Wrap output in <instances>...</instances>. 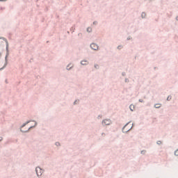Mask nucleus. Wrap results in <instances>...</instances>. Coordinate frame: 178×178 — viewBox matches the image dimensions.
<instances>
[{
	"label": "nucleus",
	"instance_id": "obj_1",
	"mask_svg": "<svg viewBox=\"0 0 178 178\" xmlns=\"http://www.w3.org/2000/svg\"><path fill=\"white\" fill-rule=\"evenodd\" d=\"M35 171L38 176H41L42 175V170H41V168H36Z\"/></svg>",
	"mask_w": 178,
	"mask_h": 178
},
{
	"label": "nucleus",
	"instance_id": "obj_2",
	"mask_svg": "<svg viewBox=\"0 0 178 178\" xmlns=\"http://www.w3.org/2000/svg\"><path fill=\"white\" fill-rule=\"evenodd\" d=\"M90 48H92V49H94V51H97L98 49V45L95 44V43H92L90 44Z\"/></svg>",
	"mask_w": 178,
	"mask_h": 178
},
{
	"label": "nucleus",
	"instance_id": "obj_3",
	"mask_svg": "<svg viewBox=\"0 0 178 178\" xmlns=\"http://www.w3.org/2000/svg\"><path fill=\"white\" fill-rule=\"evenodd\" d=\"M102 124H104L105 126H108V125L111 124V120H104L102 122Z\"/></svg>",
	"mask_w": 178,
	"mask_h": 178
},
{
	"label": "nucleus",
	"instance_id": "obj_4",
	"mask_svg": "<svg viewBox=\"0 0 178 178\" xmlns=\"http://www.w3.org/2000/svg\"><path fill=\"white\" fill-rule=\"evenodd\" d=\"M0 40H4V41H6V48L8 49V47H9V44H8V40L5 38H0Z\"/></svg>",
	"mask_w": 178,
	"mask_h": 178
},
{
	"label": "nucleus",
	"instance_id": "obj_5",
	"mask_svg": "<svg viewBox=\"0 0 178 178\" xmlns=\"http://www.w3.org/2000/svg\"><path fill=\"white\" fill-rule=\"evenodd\" d=\"M81 65H88V61L87 60H82L81 62Z\"/></svg>",
	"mask_w": 178,
	"mask_h": 178
},
{
	"label": "nucleus",
	"instance_id": "obj_6",
	"mask_svg": "<svg viewBox=\"0 0 178 178\" xmlns=\"http://www.w3.org/2000/svg\"><path fill=\"white\" fill-rule=\"evenodd\" d=\"M129 108L131 111H134V105H130Z\"/></svg>",
	"mask_w": 178,
	"mask_h": 178
},
{
	"label": "nucleus",
	"instance_id": "obj_7",
	"mask_svg": "<svg viewBox=\"0 0 178 178\" xmlns=\"http://www.w3.org/2000/svg\"><path fill=\"white\" fill-rule=\"evenodd\" d=\"M87 31H88V33H91V31H92V29L89 27V28L87 29Z\"/></svg>",
	"mask_w": 178,
	"mask_h": 178
},
{
	"label": "nucleus",
	"instance_id": "obj_8",
	"mask_svg": "<svg viewBox=\"0 0 178 178\" xmlns=\"http://www.w3.org/2000/svg\"><path fill=\"white\" fill-rule=\"evenodd\" d=\"M155 108H161V104H155Z\"/></svg>",
	"mask_w": 178,
	"mask_h": 178
},
{
	"label": "nucleus",
	"instance_id": "obj_9",
	"mask_svg": "<svg viewBox=\"0 0 178 178\" xmlns=\"http://www.w3.org/2000/svg\"><path fill=\"white\" fill-rule=\"evenodd\" d=\"M145 13H142V17H145Z\"/></svg>",
	"mask_w": 178,
	"mask_h": 178
},
{
	"label": "nucleus",
	"instance_id": "obj_10",
	"mask_svg": "<svg viewBox=\"0 0 178 178\" xmlns=\"http://www.w3.org/2000/svg\"><path fill=\"white\" fill-rule=\"evenodd\" d=\"M95 67L96 69H98V65H95Z\"/></svg>",
	"mask_w": 178,
	"mask_h": 178
},
{
	"label": "nucleus",
	"instance_id": "obj_11",
	"mask_svg": "<svg viewBox=\"0 0 178 178\" xmlns=\"http://www.w3.org/2000/svg\"><path fill=\"white\" fill-rule=\"evenodd\" d=\"M127 127V125H126L124 127V129H126Z\"/></svg>",
	"mask_w": 178,
	"mask_h": 178
},
{
	"label": "nucleus",
	"instance_id": "obj_12",
	"mask_svg": "<svg viewBox=\"0 0 178 178\" xmlns=\"http://www.w3.org/2000/svg\"><path fill=\"white\" fill-rule=\"evenodd\" d=\"M157 144H161V141L157 142Z\"/></svg>",
	"mask_w": 178,
	"mask_h": 178
},
{
	"label": "nucleus",
	"instance_id": "obj_13",
	"mask_svg": "<svg viewBox=\"0 0 178 178\" xmlns=\"http://www.w3.org/2000/svg\"><path fill=\"white\" fill-rule=\"evenodd\" d=\"M56 145H58L59 143H56Z\"/></svg>",
	"mask_w": 178,
	"mask_h": 178
},
{
	"label": "nucleus",
	"instance_id": "obj_14",
	"mask_svg": "<svg viewBox=\"0 0 178 178\" xmlns=\"http://www.w3.org/2000/svg\"><path fill=\"white\" fill-rule=\"evenodd\" d=\"M56 145H58L59 143H56Z\"/></svg>",
	"mask_w": 178,
	"mask_h": 178
},
{
	"label": "nucleus",
	"instance_id": "obj_15",
	"mask_svg": "<svg viewBox=\"0 0 178 178\" xmlns=\"http://www.w3.org/2000/svg\"><path fill=\"white\" fill-rule=\"evenodd\" d=\"M2 140V138L0 137V141Z\"/></svg>",
	"mask_w": 178,
	"mask_h": 178
},
{
	"label": "nucleus",
	"instance_id": "obj_16",
	"mask_svg": "<svg viewBox=\"0 0 178 178\" xmlns=\"http://www.w3.org/2000/svg\"><path fill=\"white\" fill-rule=\"evenodd\" d=\"M168 99V101H169V97H168V99Z\"/></svg>",
	"mask_w": 178,
	"mask_h": 178
},
{
	"label": "nucleus",
	"instance_id": "obj_17",
	"mask_svg": "<svg viewBox=\"0 0 178 178\" xmlns=\"http://www.w3.org/2000/svg\"><path fill=\"white\" fill-rule=\"evenodd\" d=\"M143 152H144V151H142V152H141V154H143Z\"/></svg>",
	"mask_w": 178,
	"mask_h": 178
},
{
	"label": "nucleus",
	"instance_id": "obj_18",
	"mask_svg": "<svg viewBox=\"0 0 178 178\" xmlns=\"http://www.w3.org/2000/svg\"><path fill=\"white\" fill-rule=\"evenodd\" d=\"M1 1H5V0H0Z\"/></svg>",
	"mask_w": 178,
	"mask_h": 178
}]
</instances>
